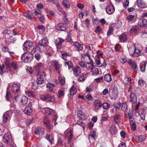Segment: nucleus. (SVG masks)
Masks as SVG:
<instances>
[{
  "label": "nucleus",
  "mask_w": 147,
  "mask_h": 147,
  "mask_svg": "<svg viewBox=\"0 0 147 147\" xmlns=\"http://www.w3.org/2000/svg\"><path fill=\"white\" fill-rule=\"evenodd\" d=\"M33 55L29 52H27L23 54L22 57V59L25 62L30 61L32 59Z\"/></svg>",
  "instance_id": "2"
},
{
  "label": "nucleus",
  "mask_w": 147,
  "mask_h": 147,
  "mask_svg": "<svg viewBox=\"0 0 147 147\" xmlns=\"http://www.w3.org/2000/svg\"><path fill=\"white\" fill-rule=\"evenodd\" d=\"M31 87L34 90H36L38 88V84H36V83L32 82Z\"/></svg>",
  "instance_id": "57"
},
{
  "label": "nucleus",
  "mask_w": 147,
  "mask_h": 147,
  "mask_svg": "<svg viewBox=\"0 0 147 147\" xmlns=\"http://www.w3.org/2000/svg\"><path fill=\"white\" fill-rule=\"evenodd\" d=\"M55 86V85L54 84L51 83H48L46 85L47 87L50 89L54 87Z\"/></svg>",
  "instance_id": "63"
},
{
  "label": "nucleus",
  "mask_w": 147,
  "mask_h": 147,
  "mask_svg": "<svg viewBox=\"0 0 147 147\" xmlns=\"http://www.w3.org/2000/svg\"><path fill=\"white\" fill-rule=\"evenodd\" d=\"M146 136L142 135L137 136L136 137V139L138 140V142H141L144 141L146 139Z\"/></svg>",
  "instance_id": "49"
},
{
  "label": "nucleus",
  "mask_w": 147,
  "mask_h": 147,
  "mask_svg": "<svg viewBox=\"0 0 147 147\" xmlns=\"http://www.w3.org/2000/svg\"><path fill=\"white\" fill-rule=\"evenodd\" d=\"M44 67L43 64L41 62L36 63L34 66V69L38 72L40 71Z\"/></svg>",
  "instance_id": "9"
},
{
  "label": "nucleus",
  "mask_w": 147,
  "mask_h": 147,
  "mask_svg": "<svg viewBox=\"0 0 147 147\" xmlns=\"http://www.w3.org/2000/svg\"><path fill=\"white\" fill-rule=\"evenodd\" d=\"M119 60L121 63H124L126 61V57L125 56H122L120 59Z\"/></svg>",
  "instance_id": "59"
},
{
  "label": "nucleus",
  "mask_w": 147,
  "mask_h": 147,
  "mask_svg": "<svg viewBox=\"0 0 147 147\" xmlns=\"http://www.w3.org/2000/svg\"><path fill=\"white\" fill-rule=\"evenodd\" d=\"M42 109L44 111L45 115L46 116H51L54 113V110L49 107L44 108Z\"/></svg>",
  "instance_id": "11"
},
{
  "label": "nucleus",
  "mask_w": 147,
  "mask_h": 147,
  "mask_svg": "<svg viewBox=\"0 0 147 147\" xmlns=\"http://www.w3.org/2000/svg\"><path fill=\"white\" fill-rule=\"evenodd\" d=\"M32 13L30 11H28L27 12L24 13V16L29 19L32 20Z\"/></svg>",
  "instance_id": "31"
},
{
  "label": "nucleus",
  "mask_w": 147,
  "mask_h": 147,
  "mask_svg": "<svg viewBox=\"0 0 147 147\" xmlns=\"http://www.w3.org/2000/svg\"><path fill=\"white\" fill-rule=\"evenodd\" d=\"M57 95L59 98H63L65 95V92L64 90L62 89H60L58 90Z\"/></svg>",
  "instance_id": "33"
},
{
  "label": "nucleus",
  "mask_w": 147,
  "mask_h": 147,
  "mask_svg": "<svg viewBox=\"0 0 147 147\" xmlns=\"http://www.w3.org/2000/svg\"><path fill=\"white\" fill-rule=\"evenodd\" d=\"M72 46L74 47L75 49L78 51H81L83 49L82 45L80 44L77 42H74Z\"/></svg>",
  "instance_id": "13"
},
{
  "label": "nucleus",
  "mask_w": 147,
  "mask_h": 147,
  "mask_svg": "<svg viewBox=\"0 0 147 147\" xmlns=\"http://www.w3.org/2000/svg\"><path fill=\"white\" fill-rule=\"evenodd\" d=\"M131 80V78H126L124 79L123 81L125 84L128 85L130 84Z\"/></svg>",
  "instance_id": "55"
},
{
  "label": "nucleus",
  "mask_w": 147,
  "mask_h": 147,
  "mask_svg": "<svg viewBox=\"0 0 147 147\" xmlns=\"http://www.w3.org/2000/svg\"><path fill=\"white\" fill-rule=\"evenodd\" d=\"M73 131L70 130L69 131L66 130L64 132V136L67 138L68 141H70L73 136Z\"/></svg>",
  "instance_id": "6"
},
{
  "label": "nucleus",
  "mask_w": 147,
  "mask_h": 147,
  "mask_svg": "<svg viewBox=\"0 0 147 147\" xmlns=\"http://www.w3.org/2000/svg\"><path fill=\"white\" fill-rule=\"evenodd\" d=\"M136 17L134 15H130L126 18L127 20L129 22H135Z\"/></svg>",
  "instance_id": "29"
},
{
  "label": "nucleus",
  "mask_w": 147,
  "mask_h": 147,
  "mask_svg": "<svg viewBox=\"0 0 147 147\" xmlns=\"http://www.w3.org/2000/svg\"><path fill=\"white\" fill-rule=\"evenodd\" d=\"M138 6L141 8H144L146 6V3L142 0H138Z\"/></svg>",
  "instance_id": "25"
},
{
  "label": "nucleus",
  "mask_w": 147,
  "mask_h": 147,
  "mask_svg": "<svg viewBox=\"0 0 147 147\" xmlns=\"http://www.w3.org/2000/svg\"><path fill=\"white\" fill-rule=\"evenodd\" d=\"M32 112V110L30 106L26 107L24 110V113L27 115H29Z\"/></svg>",
  "instance_id": "28"
},
{
  "label": "nucleus",
  "mask_w": 147,
  "mask_h": 147,
  "mask_svg": "<svg viewBox=\"0 0 147 147\" xmlns=\"http://www.w3.org/2000/svg\"><path fill=\"white\" fill-rule=\"evenodd\" d=\"M77 113L78 116L80 119L85 120L87 119V117L81 111H78Z\"/></svg>",
  "instance_id": "21"
},
{
  "label": "nucleus",
  "mask_w": 147,
  "mask_h": 147,
  "mask_svg": "<svg viewBox=\"0 0 147 147\" xmlns=\"http://www.w3.org/2000/svg\"><path fill=\"white\" fill-rule=\"evenodd\" d=\"M141 45H133L131 47L128 48L129 53L134 57H138L140 55Z\"/></svg>",
  "instance_id": "1"
},
{
  "label": "nucleus",
  "mask_w": 147,
  "mask_h": 147,
  "mask_svg": "<svg viewBox=\"0 0 147 147\" xmlns=\"http://www.w3.org/2000/svg\"><path fill=\"white\" fill-rule=\"evenodd\" d=\"M28 100V98L25 96H23L22 98L21 102L23 105H25L27 103Z\"/></svg>",
  "instance_id": "50"
},
{
  "label": "nucleus",
  "mask_w": 147,
  "mask_h": 147,
  "mask_svg": "<svg viewBox=\"0 0 147 147\" xmlns=\"http://www.w3.org/2000/svg\"><path fill=\"white\" fill-rule=\"evenodd\" d=\"M25 93L30 98L34 97L35 96V93L32 91H25Z\"/></svg>",
  "instance_id": "37"
},
{
  "label": "nucleus",
  "mask_w": 147,
  "mask_h": 147,
  "mask_svg": "<svg viewBox=\"0 0 147 147\" xmlns=\"http://www.w3.org/2000/svg\"><path fill=\"white\" fill-rule=\"evenodd\" d=\"M52 63L54 66L55 70L56 71L59 70L60 69V67L58 62L54 61H53Z\"/></svg>",
  "instance_id": "43"
},
{
  "label": "nucleus",
  "mask_w": 147,
  "mask_h": 147,
  "mask_svg": "<svg viewBox=\"0 0 147 147\" xmlns=\"http://www.w3.org/2000/svg\"><path fill=\"white\" fill-rule=\"evenodd\" d=\"M46 138L51 144H52L53 143L54 141V139L53 136L52 135H50L47 134Z\"/></svg>",
  "instance_id": "30"
},
{
  "label": "nucleus",
  "mask_w": 147,
  "mask_h": 147,
  "mask_svg": "<svg viewBox=\"0 0 147 147\" xmlns=\"http://www.w3.org/2000/svg\"><path fill=\"white\" fill-rule=\"evenodd\" d=\"M115 11L114 6L112 4L107 5L106 8V12L109 14L113 13Z\"/></svg>",
  "instance_id": "12"
},
{
  "label": "nucleus",
  "mask_w": 147,
  "mask_h": 147,
  "mask_svg": "<svg viewBox=\"0 0 147 147\" xmlns=\"http://www.w3.org/2000/svg\"><path fill=\"white\" fill-rule=\"evenodd\" d=\"M50 94H45L40 95V98L42 100L47 101L48 98L49 97Z\"/></svg>",
  "instance_id": "32"
},
{
  "label": "nucleus",
  "mask_w": 147,
  "mask_h": 147,
  "mask_svg": "<svg viewBox=\"0 0 147 147\" xmlns=\"http://www.w3.org/2000/svg\"><path fill=\"white\" fill-rule=\"evenodd\" d=\"M127 62L131 65L133 69L135 70L138 69L137 64L135 61L129 59L127 61Z\"/></svg>",
  "instance_id": "17"
},
{
  "label": "nucleus",
  "mask_w": 147,
  "mask_h": 147,
  "mask_svg": "<svg viewBox=\"0 0 147 147\" xmlns=\"http://www.w3.org/2000/svg\"><path fill=\"white\" fill-rule=\"evenodd\" d=\"M119 39L120 41L122 42H124L127 39V36L126 33L122 34L119 36Z\"/></svg>",
  "instance_id": "34"
},
{
  "label": "nucleus",
  "mask_w": 147,
  "mask_h": 147,
  "mask_svg": "<svg viewBox=\"0 0 147 147\" xmlns=\"http://www.w3.org/2000/svg\"><path fill=\"white\" fill-rule=\"evenodd\" d=\"M96 136L95 131H93L90 133V134L88 136V139H92L93 140H95V136Z\"/></svg>",
  "instance_id": "40"
},
{
  "label": "nucleus",
  "mask_w": 147,
  "mask_h": 147,
  "mask_svg": "<svg viewBox=\"0 0 147 147\" xmlns=\"http://www.w3.org/2000/svg\"><path fill=\"white\" fill-rule=\"evenodd\" d=\"M139 115H140L141 119L144 120H145V113L144 112H141V113H139Z\"/></svg>",
  "instance_id": "61"
},
{
  "label": "nucleus",
  "mask_w": 147,
  "mask_h": 147,
  "mask_svg": "<svg viewBox=\"0 0 147 147\" xmlns=\"http://www.w3.org/2000/svg\"><path fill=\"white\" fill-rule=\"evenodd\" d=\"M12 67L15 69L17 70L18 68V66L16 62L13 61L12 62Z\"/></svg>",
  "instance_id": "60"
},
{
  "label": "nucleus",
  "mask_w": 147,
  "mask_h": 147,
  "mask_svg": "<svg viewBox=\"0 0 147 147\" xmlns=\"http://www.w3.org/2000/svg\"><path fill=\"white\" fill-rule=\"evenodd\" d=\"M130 101L132 103L137 101V97L134 93L132 92L130 94Z\"/></svg>",
  "instance_id": "23"
},
{
  "label": "nucleus",
  "mask_w": 147,
  "mask_h": 147,
  "mask_svg": "<svg viewBox=\"0 0 147 147\" xmlns=\"http://www.w3.org/2000/svg\"><path fill=\"white\" fill-rule=\"evenodd\" d=\"M5 98L8 101H10L11 98L10 92L8 90V88H7L6 90Z\"/></svg>",
  "instance_id": "42"
},
{
  "label": "nucleus",
  "mask_w": 147,
  "mask_h": 147,
  "mask_svg": "<svg viewBox=\"0 0 147 147\" xmlns=\"http://www.w3.org/2000/svg\"><path fill=\"white\" fill-rule=\"evenodd\" d=\"M73 72L75 76H78L81 73V69L79 67L76 66L73 68Z\"/></svg>",
  "instance_id": "15"
},
{
  "label": "nucleus",
  "mask_w": 147,
  "mask_h": 147,
  "mask_svg": "<svg viewBox=\"0 0 147 147\" xmlns=\"http://www.w3.org/2000/svg\"><path fill=\"white\" fill-rule=\"evenodd\" d=\"M62 4L66 8H69L70 7V3L67 0H63L62 2Z\"/></svg>",
  "instance_id": "45"
},
{
  "label": "nucleus",
  "mask_w": 147,
  "mask_h": 147,
  "mask_svg": "<svg viewBox=\"0 0 147 147\" xmlns=\"http://www.w3.org/2000/svg\"><path fill=\"white\" fill-rule=\"evenodd\" d=\"M47 102H52L55 103V99L53 95H49V97L48 98L47 101Z\"/></svg>",
  "instance_id": "46"
},
{
  "label": "nucleus",
  "mask_w": 147,
  "mask_h": 147,
  "mask_svg": "<svg viewBox=\"0 0 147 147\" xmlns=\"http://www.w3.org/2000/svg\"><path fill=\"white\" fill-rule=\"evenodd\" d=\"M94 110L96 112H97L102 106V104L101 101L97 100L94 103Z\"/></svg>",
  "instance_id": "14"
},
{
  "label": "nucleus",
  "mask_w": 147,
  "mask_h": 147,
  "mask_svg": "<svg viewBox=\"0 0 147 147\" xmlns=\"http://www.w3.org/2000/svg\"><path fill=\"white\" fill-rule=\"evenodd\" d=\"M86 66L88 70H90L91 71L94 67V63H90L88 62L86 64Z\"/></svg>",
  "instance_id": "36"
},
{
  "label": "nucleus",
  "mask_w": 147,
  "mask_h": 147,
  "mask_svg": "<svg viewBox=\"0 0 147 147\" xmlns=\"http://www.w3.org/2000/svg\"><path fill=\"white\" fill-rule=\"evenodd\" d=\"M44 129L43 128H37L34 132V134L36 135H42L44 134Z\"/></svg>",
  "instance_id": "19"
},
{
  "label": "nucleus",
  "mask_w": 147,
  "mask_h": 147,
  "mask_svg": "<svg viewBox=\"0 0 147 147\" xmlns=\"http://www.w3.org/2000/svg\"><path fill=\"white\" fill-rule=\"evenodd\" d=\"M36 76L37 78H44L45 76V74L44 72L39 71L38 72Z\"/></svg>",
  "instance_id": "48"
},
{
  "label": "nucleus",
  "mask_w": 147,
  "mask_h": 147,
  "mask_svg": "<svg viewBox=\"0 0 147 147\" xmlns=\"http://www.w3.org/2000/svg\"><path fill=\"white\" fill-rule=\"evenodd\" d=\"M91 71L92 72V74L94 75H97L99 74V71L98 69L95 67H94Z\"/></svg>",
  "instance_id": "58"
},
{
  "label": "nucleus",
  "mask_w": 147,
  "mask_h": 147,
  "mask_svg": "<svg viewBox=\"0 0 147 147\" xmlns=\"http://www.w3.org/2000/svg\"><path fill=\"white\" fill-rule=\"evenodd\" d=\"M59 82L62 85H64L65 83V78L62 76H60L59 77Z\"/></svg>",
  "instance_id": "44"
},
{
  "label": "nucleus",
  "mask_w": 147,
  "mask_h": 147,
  "mask_svg": "<svg viewBox=\"0 0 147 147\" xmlns=\"http://www.w3.org/2000/svg\"><path fill=\"white\" fill-rule=\"evenodd\" d=\"M56 28L58 30L63 31H65L66 29L65 25L63 23H60L58 24Z\"/></svg>",
  "instance_id": "20"
},
{
  "label": "nucleus",
  "mask_w": 147,
  "mask_h": 147,
  "mask_svg": "<svg viewBox=\"0 0 147 147\" xmlns=\"http://www.w3.org/2000/svg\"><path fill=\"white\" fill-rule=\"evenodd\" d=\"M110 105L109 104L105 102L102 104V107L104 109H107L110 107Z\"/></svg>",
  "instance_id": "54"
},
{
  "label": "nucleus",
  "mask_w": 147,
  "mask_h": 147,
  "mask_svg": "<svg viewBox=\"0 0 147 147\" xmlns=\"http://www.w3.org/2000/svg\"><path fill=\"white\" fill-rule=\"evenodd\" d=\"M139 31V28L137 26L133 27L130 30V33L131 34L138 33Z\"/></svg>",
  "instance_id": "35"
},
{
  "label": "nucleus",
  "mask_w": 147,
  "mask_h": 147,
  "mask_svg": "<svg viewBox=\"0 0 147 147\" xmlns=\"http://www.w3.org/2000/svg\"><path fill=\"white\" fill-rule=\"evenodd\" d=\"M105 80L107 82H109L111 81L112 79L110 74H106L104 76Z\"/></svg>",
  "instance_id": "47"
},
{
  "label": "nucleus",
  "mask_w": 147,
  "mask_h": 147,
  "mask_svg": "<svg viewBox=\"0 0 147 147\" xmlns=\"http://www.w3.org/2000/svg\"><path fill=\"white\" fill-rule=\"evenodd\" d=\"M33 46L32 42L30 40L26 41L24 43L23 46L25 50L27 51H29Z\"/></svg>",
  "instance_id": "10"
},
{
  "label": "nucleus",
  "mask_w": 147,
  "mask_h": 147,
  "mask_svg": "<svg viewBox=\"0 0 147 147\" xmlns=\"http://www.w3.org/2000/svg\"><path fill=\"white\" fill-rule=\"evenodd\" d=\"M48 42L46 38H43L39 41V45L43 47H47L48 45Z\"/></svg>",
  "instance_id": "18"
},
{
  "label": "nucleus",
  "mask_w": 147,
  "mask_h": 147,
  "mask_svg": "<svg viewBox=\"0 0 147 147\" xmlns=\"http://www.w3.org/2000/svg\"><path fill=\"white\" fill-rule=\"evenodd\" d=\"M109 131L112 135H114L117 132V128L115 125H113L110 127Z\"/></svg>",
  "instance_id": "22"
},
{
  "label": "nucleus",
  "mask_w": 147,
  "mask_h": 147,
  "mask_svg": "<svg viewBox=\"0 0 147 147\" xmlns=\"http://www.w3.org/2000/svg\"><path fill=\"white\" fill-rule=\"evenodd\" d=\"M138 25L141 27L146 26L147 25V20L146 19H140L138 22Z\"/></svg>",
  "instance_id": "16"
},
{
  "label": "nucleus",
  "mask_w": 147,
  "mask_h": 147,
  "mask_svg": "<svg viewBox=\"0 0 147 147\" xmlns=\"http://www.w3.org/2000/svg\"><path fill=\"white\" fill-rule=\"evenodd\" d=\"M5 64L6 66L7 69L8 70H10V64L8 59H7L5 61Z\"/></svg>",
  "instance_id": "56"
},
{
  "label": "nucleus",
  "mask_w": 147,
  "mask_h": 147,
  "mask_svg": "<svg viewBox=\"0 0 147 147\" xmlns=\"http://www.w3.org/2000/svg\"><path fill=\"white\" fill-rule=\"evenodd\" d=\"M120 119L121 117L119 114H117L115 115L114 117V120L116 123H119Z\"/></svg>",
  "instance_id": "41"
},
{
  "label": "nucleus",
  "mask_w": 147,
  "mask_h": 147,
  "mask_svg": "<svg viewBox=\"0 0 147 147\" xmlns=\"http://www.w3.org/2000/svg\"><path fill=\"white\" fill-rule=\"evenodd\" d=\"M43 123L46 125L47 127L50 129L51 128V125L50 124V121L48 119L47 117H45L44 118V119L43 120Z\"/></svg>",
  "instance_id": "24"
},
{
  "label": "nucleus",
  "mask_w": 147,
  "mask_h": 147,
  "mask_svg": "<svg viewBox=\"0 0 147 147\" xmlns=\"http://www.w3.org/2000/svg\"><path fill=\"white\" fill-rule=\"evenodd\" d=\"M121 109L122 111L124 112L126 111V110H127V105L126 103H122L121 107Z\"/></svg>",
  "instance_id": "52"
},
{
  "label": "nucleus",
  "mask_w": 147,
  "mask_h": 147,
  "mask_svg": "<svg viewBox=\"0 0 147 147\" xmlns=\"http://www.w3.org/2000/svg\"><path fill=\"white\" fill-rule=\"evenodd\" d=\"M44 78H37V82L38 84L41 85L44 82Z\"/></svg>",
  "instance_id": "53"
},
{
  "label": "nucleus",
  "mask_w": 147,
  "mask_h": 147,
  "mask_svg": "<svg viewBox=\"0 0 147 147\" xmlns=\"http://www.w3.org/2000/svg\"><path fill=\"white\" fill-rule=\"evenodd\" d=\"M88 74L87 73H83L79 76L78 80L80 81H84L86 79Z\"/></svg>",
  "instance_id": "38"
},
{
  "label": "nucleus",
  "mask_w": 147,
  "mask_h": 147,
  "mask_svg": "<svg viewBox=\"0 0 147 147\" xmlns=\"http://www.w3.org/2000/svg\"><path fill=\"white\" fill-rule=\"evenodd\" d=\"M64 39L59 37L57 38L55 40V42L58 49H60L62 48V43L64 42Z\"/></svg>",
  "instance_id": "4"
},
{
  "label": "nucleus",
  "mask_w": 147,
  "mask_h": 147,
  "mask_svg": "<svg viewBox=\"0 0 147 147\" xmlns=\"http://www.w3.org/2000/svg\"><path fill=\"white\" fill-rule=\"evenodd\" d=\"M95 61L98 66H101L102 64L101 63L100 57L99 56H96L95 57Z\"/></svg>",
  "instance_id": "39"
},
{
  "label": "nucleus",
  "mask_w": 147,
  "mask_h": 147,
  "mask_svg": "<svg viewBox=\"0 0 147 147\" xmlns=\"http://www.w3.org/2000/svg\"><path fill=\"white\" fill-rule=\"evenodd\" d=\"M109 93L110 97L114 100H115L118 97V93L117 90H115L113 88L109 89Z\"/></svg>",
  "instance_id": "3"
},
{
  "label": "nucleus",
  "mask_w": 147,
  "mask_h": 147,
  "mask_svg": "<svg viewBox=\"0 0 147 147\" xmlns=\"http://www.w3.org/2000/svg\"><path fill=\"white\" fill-rule=\"evenodd\" d=\"M20 84H19L14 83L12 85L11 90L15 93H18L20 91Z\"/></svg>",
  "instance_id": "7"
},
{
  "label": "nucleus",
  "mask_w": 147,
  "mask_h": 147,
  "mask_svg": "<svg viewBox=\"0 0 147 147\" xmlns=\"http://www.w3.org/2000/svg\"><path fill=\"white\" fill-rule=\"evenodd\" d=\"M37 9H36L37 11H40V10L43 9V5L41 4H39L36 5Z\"/></svg>",
  "instance_id": "64"
},
{
  "label": "nucleus",
  "mask_w": 147,
  "mask_h": 147,
  "mask_svg": "<svg viewBox=\"0 0 147 147\" xmlns=\"http://www.w3.org/2000/svg\"><path fill=\"white\" fill-rule=\"evenodd\" d=\"M138 84L141 86L145 87L146 86L145 82L143 80L141 79L139 80L138 82Z\"/></svg>",
  "instance_id": "51"
},
{
  "label": "nucleus",
  "mask_w": 147,
  "mask_h": 147,
  "mask_svg": "<svg viewBox=\"0 0 147 147\" xmlns=\"http://www.w3.org/2000/svg\"><path fill=\"white\" fill-rule=\"evenodd\" d=\"M11 136L9 133L4 134L3 138V141L6 144H9L11 142Z\"/></svg>",
  "instance_id": "8"
},
{
  "label": "nucleus",
  "mask_w": 147,
  "mask_h": 147,
  "mask_svg": "<svg viewBox=\"0 0 147 147\" xmlns=\"http://www.w3.org/2000/svg\"><path fill=\"white\" fill-rule=\"evenodd\" d=\"M41 13V11H37L36 10L33 13H32V16H37L38 14H40Z\"/></svg>",
  "instance_id": "62"
},
{
  "label": "nucleus",
  "mask_w": 147,
  "mask_h": 147,
  "mask_svg": "<svg viewBox=\"0 0 147 147\" xmlns=\"http://www.w3.org/2000/svg\"><path fill=\"white\" fill-rule=\"evenodd\" d=\"M69 93L68 95L69 97H71V96H73L77 92L76 89L74 87H71L69 90Z\"/></svg>",
  "instance_id": "26"
},
{
  "label": "nucleus",
  "mask_w": 147,
  "mask_h": 147,
  "mask_svg": "<svg viewBox=\"0 0 147 147\" xmlns=\"http://www.w3.org/2000/svg\"><path fill=\"white\" fill-rule=\"evenodd\" d=\"M12 113L11 112H7L4 113L3 115V119L4 123L7 122L10 120L11 118V115Z\"/></svg>",
  "instance_id": "5"
},
{
  "label": "nucleus",
  "mask_w": 147,
  "mask_h": 147,
  "mask_svg": "<svg viewBox=\"0 0 147 147\" xmlns=\"http://www.w3.org/2000/svg\"><path fill=\"white\" fill-rule=\"evenodd\" d=\"M146 65V63L145 61H143L140 63V70L142 72L145 71Z\"/></svg>",
  "instance_id": "27"
}]
</instances>
